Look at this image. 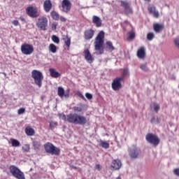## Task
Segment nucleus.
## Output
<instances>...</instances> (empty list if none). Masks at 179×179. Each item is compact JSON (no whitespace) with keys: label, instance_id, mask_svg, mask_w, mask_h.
<instances>
[{"label":"nucleus","instance_id":"nucleus-1","mask_svg":"<svg viewBox=\"0 0 179 179\" xmlns=\"http://www.w3.org/2000/svg\"><path fill=\"white\" fill-rule=\"evenodd\" d=\"M59 118L69 124H75L76 125H86L87 119L86 117L78 113H70L67 115L62 113L59 115Z\"/></svg>","mask_w":179,"mask_h":179},{"label":"nucleus","instance_id":"nucleus-2","mask_svg":"<svg viewBox=\"0 0 179 179\" xmlns=\"http://www.w3.org/2000/svg\"><path fill=\"white\" fill-rule=\"evenodd\" d=\"M103 45H104V32L100 31L94 41L95 51H97L99 55L104 54V47Z\"/></svg>","mask_w":179,"mask_h":179},{"label":"nucleus","instance_id":"nucleus-3","mask_svg":"<svg viewBox=\"0 0 179 179\" xmlns=\"http://www.w3.org/2000/svg\"><path fill=\"white\" fill-rule=\"evenodd\" d=\"M31 76L34 80V83L36 86L41 87L43 85V80L44 79V76H43V73L40 71L33 70L31 73Z\"/></svg>","mask_w":179,"mask_h":179},{"label":"nucleus","instance_id":"nucleus-4","mask_svg":"<svg viewBox=\"0 0 179 179\" xmlns=\"http://www.w3.org/2000/svg\"><path fill=\"white\" fill-rule=\"evenodd\" d=\"M44 148L46 153H50V155H55V156H59L61 153V150L59 148L55 147V145H52L51 143H46L44 145Z\"/></svg>","mask_w":179,"mask_h":179},{"label":"nucleus","instance_id":"nucleus-5","mask_svg":"<svg viewBox=\"0 0 179 179\" xmlns=\"http://www.w3.org/2000/svg\"><path fill=\"white\" fill-rule=\"evenodd\" d=\"M10 173L15 177V178L17 179H25L24 178V173L20 171L17 167L15 166H10L9 167Z\"/></svg>","mask_w":179,"mask_h":179},{"label":"nucleus","instance_id":"nucleus-6","mask_svg":"<svg viewBox=\"0 0 179 179\" xmlns=\"http://www.w3.org/2000/svg\"><path fill=\"white\" fill-rule=\"evenodd\" d=\"M10 173L15 177V178L17 179H25L24 178V173L20 171L17 167L15 166H10L9 167Z\"/></svg>","mask_w":179,"mask_h":179},{"label":"nucleus","instance_id":"nucleus-7","mask_svg":"<svg viewBox=\"0 0 179 179\" xmlns=\"http://www.w3.org/2000/svg\"><path fill=\"white\" fill-rule=\"evenodd\" d=\"M21 52L24 55H31L34 52V47L29 43H24L21 45Z\"/></svg>","mask_w":179,"mask_h":179},{"label":"nucleus","instance_id":"nucleus-8","mask_svg":"<svg viewBox=\"0 0 179 179\" xmlns=\"http://www.w3.org/2000/svg\"><path fill=\"white\" fill-rule=\"evenodd\" d=\"M37 27L41 30H47V26H48V19L45 16H42L38 19L36 23Z\"/></svg>","mask_w":179,"mask_h":179},{"label":"nucleus","instance_id":"nucleus-9","mask_svg":"<svg viewBox=\"0 0 179 179\" xmlns=\"http://www.w3.org/2000/svg\"><path fill=\"white\" fill-rule=\"evenodd\" d=\"M145 139L149 143L153 145L154 146H157L160 143V139L159 137L153 134H147Z\"/></svg>","mask_w":179,"mask_h":179},{"label":"nucleus","instance_id":"nucleus-10","mask_svg":"<svg viewBox=\"0 0 179 179\" xmlns=\"http://www.w3.org/2000/svg\"><path fill=\"white\" fill-rule=\"evenodd\" d=\"M26 12L28 16L30 17H38L40 16V13H38V10L37 8L34 6H28L26 9Z\"/></svg>","mask_w":179,"mask_h":179},{"label":"nucleus","instance_id":"nucleus-11","mask_svg":"<svg viewBox=\"0 0 179 179\" xmlns=\"http://www.w3.org/2000/svg\"><path fill=\"white\" fill-rule=\"evenodd\" d=\"M124 80H122V78H116L113 80L112 83V89L117 92V90H120L121 87H122V84H121V81Z\"/></svg>","mask_w":179,"mask_h":179},{"label":"nucleus","instance_id":"nucleus-12","mask_svg":"<svg viewBox=\"0 0 179 179\" xmlns=\"http://www.w3.org/2000/svg\"><path fill=\"white\" fill-rule=\"evenodd\" d=\"M72 7V4L69 0H63L62 2V11L68 13L69 10H71V8Z\"/></svg>","mask_w":179,"mask_h":179},{"label":"nucleus","instance_id":"nucleus-13","mask_svg":"<svg viewBox=\"0 0 179 179\" xmlns=\"http://www.w3.org/2000/svg\"><path fill=\"white\" fill-rule=\"evenodd\" d=\"M121 5L124 7L125 15H129V13H132V8L130 7L129 3L125 1H120Z\"/></svg>","mask_w":179,"mask_h":179},{"label":"nucleus","instance_id":"nucleus-14","mask_svg":"<svg viewBox=\"0 0 179 179\" xmlns=\"http://www.w3.org/2000/svg\"><path fill=\"white\" fill-rule=\"evenodd\" d=\"M84 57L89 64H92L93 61H94V57H93V55H92L89 49H85L84 50Z\"/></svg>","mask_w":179,"mask_h":179},{"label":"nucleus","instance_id":"nucleus-15","mask_svg":"<svg viewBox=\"0 0 179 179\" xmlns=\"http://www.w3.org/2000/svg\"><path fill=\"white\" fill-rule=\"evenodd\" d=\"M94 30L90 29L86 30L84 32V38L85 40H92V38H93V36H94Z\"/></svg>","mask_w":179,"mask_h":179},{"label":"nucleus","instance_id":"nucleus-16","mask_svg":"<svg viewBox=\"0 0 179 179\" xmlns=\"http://www.w3.org/2000/svg\"><path fill=\"white\" fill-rule=\"evenodd\" d=\"M43 8L45 12H50L52 8V3L50 0H46L43 3Z\"/></svg>","mask_w":179,"mask_h":179},{"label":"nucleus","instance_id":"nucleus-17","mask_svg":"<svg viewBox=\"0 0 179 179\" xmlns=\"http://www.w3.org/2000/svg\"><path fill=\"white\" fill-rule=\"evenodd\" d=\"M146 55V52H145V48L141 47L140 49L137 51V57L138 58H140V59H143Z\"/></svg>","mask_w":179,"mask_h":179},{"label":"nucleus","instance_id":"nucleus-18","mask_svg":"<svg viewBox=\"0 0 179 179\" xmlns=\"http://www.w3.org/2000/svg\"><path fill=\"white\" fill-rule=\"evenodd\" d=\"M57 94L59 97H69V93H65V90L62 87H59L57 89Z\"/></svg>","mask_w":179,"mask_h":179},{"label":"nucleus","instance_id":"nucleus-19","mask_svg":"<svg viewBox=\"0 0 179 179\" xmlns=\"http://www.w3.org/2000/svg\"><path fill=\"white\" fill-rule=\"evenodd\" d=\"M121 166H122V164L121 163V161L119 159L114 160L111 165L113 169H114L115 170H120Z\"/></svg>","mask_w":179,"mask_h":179},{"label":"nucleus","instance_id":"nucleus-20","mask_svg":"<svg viewBox=\"0 0 179 179\" xmlns=\"http://www.w3.org/2000/svg\"><path fill=\"white\" fill-rule=\"evenodd\" d=\"M25 134L27 135V136H34L36 131H34V129L28 126L25 128Z\"/></svg>","mask_w":179,"mask_h":179},{"label":"nucleus","instance_id":"nucleus-21","mask_svg":"<svg viewBox=\"0 0 179 179\" xmlns=\"http://www.w3.org/2000/svg\"><path fill=\"white\" fill-rule=\"evenodd\" d=\"M153 29L155 33H160L164 29V25L162 24H154Z\"/></svg>","mask_w":179,"mask_h":179},{"label":"nucleus","instance_id":"nucleus-22","mask_svg":"<svg viewBox=\"0 0 179 179\" xmlns=\"http://www.w3.org/2000/svg\"><path fill=\"white\" fill-rule=\"evenodd\" d=\"M63 41H64L65 45L67 47L68 51L71 48V38L68 35L63 36Z\"/></svg>","mask_w":179,"mask_h":179},{"label":"nucleus","instance_id":"nucleus-23","mask_svg":"<svg viewBox=\"0 0 179 179\" xmlns=\"http://www.w3.org/2000/svg\"><path fill=\"white\" fill-rule=\"evenodd\" d=\"M92 22L93 23H94V24H96V27H101V20L100 19V17L94 15L92 17Z\"/></svg>","mask_w":179,"mask_h":179},{"label":"nucleus","instance_id":"nucleus-24","mask_svg":"<svg viewBox=\"0 0 179 179\" xmlns=\"http://www.w3.org/2000/svg\"><path fill=\"white\" fill-rule=\"evenodd\" d=\"M150 13L153 15L154 17H159V11L156 10V7H148Z\"/></svg>","mask_w":179,"mask_h":179},{"label":"nucleus","instance_id":"nucleus-25","mask_svg":"<svg viewBox=\"0 0 179 179\" xmlns=\"http://www.w3.org/2000/svg\"><path fill=\"white\" fill-rule=\"evenodd\" d=\"M106 50H108V51H110V52H112V51H114L115 50V48L113 45V42L110 41H106Z\"/></svg>","mask_w":179,"mask_h":179},{"label":"nucleus","instance_id":"nucleus-26","mask_svg":"<svg viewBox=\"0 0 179 179\" xmlns=\"http://www.w3.org/2000/svg\"><path fill=\"white\" fill-rule=\"evenodd\" d=\"M85 106L82 103H79L78 106H74L73 110L75 113H82Z\"/></svg>","mask_w":179,"mask_h":179},{"label":"nucleus","instance_id":"nucleus-27","mask_svg":"<svg viewBox=\"0 0 179 179\" xmlns=\"http://www.w3.org/2000/svg\"><path fill=\"white\" fill-rule=\"evenodd\" d=\"M49 71L50 73V76H52V78H57L61 76V74L58 73V71H55V69H50Z\"/></svg>","mask_w":179,"mask_h":179},{"label":"nucleus","instance_id":"nucleus-28","mask_svg":"<svg viewBox=\"0 0 179 179\" xmlns=\"http://www.w3.org/2000/svg\"><path fill=\"white\" fill-rule=\"evenodd\" d=\"M49 51L53 54H55V52H57V45H55L54 43H50L49 45Z\"/></svg>","mask_w":179,"mask_h":179},{"label":"nucleus","instance_id":"nucleus-29","mask_svg":"<svg viewBox=\"0 0 179 179\" xmlns=\"http://www.w3.org/2000/svg\"><path fill=\"white\" fill-rule=\"evenodd\" d=\"M10 141H11V144L13 147L18 148V146H20V142H19V141L15 138H11Z\"/></svg>","mask_w":179,"mask_h":179},{"label":"nucleus","instance_id":"nucleus-30","mask_svg":"<svg viewBox=\"0 0 179 179\" xmlns=\"http://www.w3.org/2000/svg\"><path fill=\"white\" fill-rule=\"evenodd\" d=\"M99 145L103 149H108V148H110V143L107 141H101Z\"/></svg>","mask_w":179,"mask_h":179},{"label":"nucleus","instance_id":"nucleus-31","mask_svg":"<svg viewBox=\"0 0 179 179\" xmlns=\"http://www.w3.org/2000/svg\"><path fill=\"white\" fill-rule=\"evenodd\" d=\"M129 156L131 159H136V157H138V152L136 150H131L129 152Z\"/></svg>","mask_w":179,"mask_h":179},{"label":"nucleus","instance_id":"nucleus-32","mask_svg":"<svg viewBox=\"0 0 179 179\" xmlns=\"http://www.w3.org/2000/svg\"><path fill=\"white\" fill-rule=\"evenodd\" d=\"M125 76H129V71L127 69H124L122 72V76L119 78H122V80H124Z\"/></svg>","mask_w":179,"mask_h":179},{"label":"nucleus","instance_id":"nucleus-33","mask_svg":"<svg viewBox=\"0 0 179 179\" xmlns=\"http://www.w3.org/2000/svg\"><path fill=\"white\" fill-rule=\"evenodd\" d=\"M50 15L54 20H58L59 19V14L55 11H52Z\"/></svg>","mask_w":179,"mask_h":179},{"label":"nucleus","instance_id":"nucleus-34","mask_svg":"<svg viewBox=\"0 0 179 179\" xmlns=\"http://www.w3.org/2000/svg\"><path fill=\"white\" fill-rule=\"evenodd\" d=\"M151 107L155 113H157L159 110H160V105H159V103H154L152 104Z\"/></svg>","mask_w":179,"mask_h":179},{"label":"nucleus","instance_id":"nucleus-35","mask_svg":"<svg viewBox=\"0 0 179 179\" xmlns=\"http://www.w3.org/2000/svg\"><path fill=\"white\" fill-rule=\"evenodd\" d=\"M52 41H53V43H55V44H59V38L56 35H52Z\"/></svg>","mask_w":179,"mask_h":179},{"label":"nucleus","instance_id":"nucleus-36","mask_svg":"<svg viewBox=\"0 0 179 179\" xmlns=\"http://www.w3.org/2000/svg\"><path fill=\"white\" fill-rule=\"evenodd\" d=\"M30 150V145L29 144H25L22 146V151L24 153H27Z\"/></svg>","mask_w":179,"mask_h":179},{"label":"nucleus","instance_id":"nucleus-37","mask_svg":"<svg viewBox=\"0 0 179 179\" xmlns=\"http://www.w3.org/2000/svg\"><path fill=\"white\" fill-rule=\"evenodd\" d=\"M135 38V32L134 31H131L129 32V36L127 38L128 40H134Z\"/></svg>","mask_w":179,"mask_h":179},{"label":"nucleus","instance_id":"nucleus-38","mask_svg":"<svg viewBox=\"0 0 179 179\" xmlns=\"http://www.w3.org/2000/svg\"><path fill=\"white\" fill-rule=\"evenodd\" d=\"M33 145H34V148L35 150H37V149H40V146H41L40 143L38 141H34L33 143Z\"/></svg>","mask_w":179,"mask_h":179},{"label":"nucleus","instance_id":"nucleus-39","mask_svg":"<svg viewBox=\"0 0 179 179\" xmlns=\"http://www.w3.org/2000/svg\"><path fill=\"white\" fill-rule=\"evenodd\" d=\"M147 38L150 41H152V40H153V38H155V34L153 33H148L147 35Z\"/></svg>","mask_w":179,"mask_h":179},{"label":"nucleus","instance_id":"nucleus-40","mask_svg":"<svg viewBox=\"0 0 179 179\" xmlns=\"http://www.w3.org/2000/svg\"><path fill=\"white\" fill-rule=\"evenodd\" d=\"M25 112H26V108H21L18 109L17 114L18 115H22V114H24Z\"/></svg>","mask_w":179,"mask_h":179},{"label":"nucleus","instance_id":"nucleus-41","mask_svg":"<svg viewBox=\"0 0 179 179\" xmlns=\"http://www.w3.org/2000/svg\"><path fill=\"white\" fill-rule=\"evenodd\" d=\"M85 97H87V99L88 100H92L93 99V95H92V94L89 93V92H87L85 94Z\"/></svg>","mask_w":179,"mask_h":179},{"label":"nucleus","instance_id":"nucleus-42","mask_svg":"<svg viewBox=\"0 0 179 179\" xmlns=\"http://www.w3.org/2000/svg\"><path fill=\"white\" fill-rule=\"evenodd\" d=\"M57 125H58V123H57V122H50V127L51 129H52V128H54L55 127H57Z\"/></svg>","mask_w":179,"mask_h":179},{"label":"nucleus","instance_id":"nucleus-43","mask_svg":"<svg viewBox=\"0 0 179 179\" xmlns=\"http://www.w3.org/2000/svg\"><path fill=\"white\" fill-rule=\"evenodd\" d=\"M174 43L176 46L179 49V37L175 38Z\"/></svg>","mask_w":179,"mask_h":179},{"label":"nucleus","instance_id":"nucleus-44","mask_svg":"<svg viewBox=\"0 0 179 179\" xmlns=\"http://www.w3.org/2000/svg\"><path fill=\"white\" fill-rule=\"evenodd\" d=\"M140 68L142 69V71H148V66L146 64H141Z\"/></svg>","mask_w":179,"mask_h":179},{"label":"nucleus","instance_id":"nucleus-45","mask_svg":"<svg viewBox=\"0 0 179 179\" xmlns=\"http://www.w3.org/2000/svg\"><path fill=\"white\" fill-rule=\"evenodd\" d=\"M77 96H78V97H80L83 100H86V98H85V96H83V94L80 92H78Z\"/></svg>","mask_w":179,"mask_h":179},{"label":"nucleus","instance_id":"nucleus-46","mask_svg":"<svg viewBox=\"0 0 179 179\" xmlns=\"http://www.w3.org/2000/svg\"><path fill=\"white\" fill-rule=\"evenodd\" d=\"M173 173L176 174V176H178L179 177V168L174 169Z\"/></svg>","mask_w":179,"mask_h":179},{"label":"nucleus","instance_id":"nucleus-47","mask_svg":"<svg viewBox=\"0 0 179 179\" xmlns=\"http://www.w3.org/2000/svg\"><path fill=\"white\" fill-rule=\"evenodd\" d=\"M95 169L96 170H98V171H100L101 170V166H100V164H96Z\"/></svg>","mask_w":179,"mask_h":179},{"label":"nucleus","instance_id":"nucleus-48","mask_svg":"<svg viewBox=\"0 0 179 179\" xmlns=\"http://www.w3.org/2000/svg\"><path fill=\"white\" fill-rule=\"evenodd\" d=\"M12 24L14 25V26H19V21L17 20H13Z\"/></svg>","mask_w":179,"mask_h":179},{"label":"nucleus","instance_id":"nucleus-49","mask_svg":"<svg viewBox=\"0 0 179 179\" xmlns=\"http://www.w3.org/2000/svg\"><path fill=\"white\" fill-rule=\"evenodd\" d=\"M52 30H57V23L52 24Z\"/></svg>","mask_w":179,"mask_h":179},{"label":"nucleus","instance_id":"nucleus-50","mask_svg":"<svg viewBox=\"0 0 179 179\" xmlns=\"http://www.w3.org/2000/svg\"><path fill=\"white\" fill-rule=\"evenodd\" d=\"M61 22H66V18L65 17H60Z\"/></svg>","mask_w":179,"mask_h":179},{"label":"nucleus","instance_id":"nucleus-51","mask_svg":"<svg viewBox=\"0 0 179 179\" xmlns=\"http://www.w3.org/2000/svg\"><path fill=\"white\" fill-rule=\"evenodd\" d=\"M20 20H21V22H26V20H24V17H20Z\"/></svg>","mask_w":179,"mask_h":179},{"label":"nucleus","instance_id":"nucleus-52","mask_svg":"<svg viewBox=\"0 0 179 179\" xmlns=\"http://www.w3.org/2000/svg\"><path fill=\"white\" fill-rule=\"evenodd\" d=\"M146 1L147 2H150V0H144Z\"/></svg>","mask_w":179,"mask_h":179},{"label":"nucleus","instance_id":"nucleus-53","mask_svg":"<svg viewBox=\"0 0 179 179\" xmlns=\"http://www.w3.org/2000/svg\"><path fill=\"white\" fill-rule=\"evenodd\" d=\"M73 169H76V166H73Z\"/></svg>","mask_w":179,"mask_h":179},{"label":"nucleus","instance_id":"nucleus-54","mask_svg":"<svg viewBox=\"0 0 179 179\" xmlns=\"http://www.w3.org/2000/svg\"><path fill=\"white\" fill-rule=\"evenodd\" d=\"M29 1H33V0H29Z\"/></svg>","mask_w":179,"mask_h":179}]
</instances>
